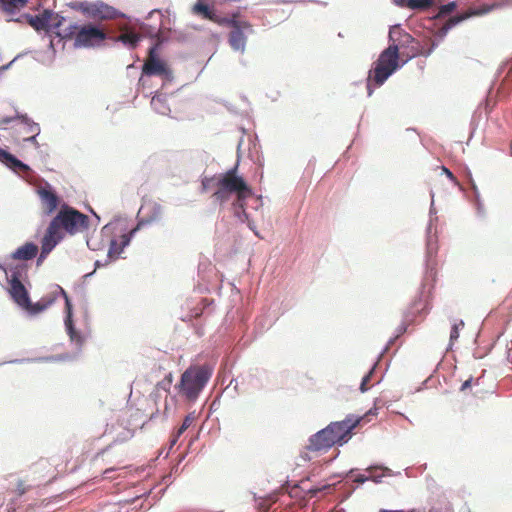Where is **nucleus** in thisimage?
Instances as JSON below:
<instances>
[{
  "label": "nucleus",
  "mask_w": 512,
  "mask_h": 512,
  "mask_svg": "<svg viewBox=\"0 0 512 512\" xmlns=\"http://www.w3.org/2000/svg\"><path fill=\"white\" fill-rule=\"evenodd\" d=\"M389 46L381 52L367 79L368 94H372L371 82L381 86L400 67L399 50L404 44L414 42V38L404 32L399 26H393L389 31Z\"/></svg>",
  "instance_id": "nucleus-1"
},
{
  "label": "nucleus",
  "mask_w": 512,
  "mask_h": 512,
  "mask_svg": "<svg viewBox=\"0 0 512 512\" xmlns=\"http://www.w3.org/2000/svg\"><path fill=\"white\" fill-rule=\"evenodd\" d=\"M239 155L233 168L226 171V201H232V211L234 217L244 223L248 220L245 212V202L253 196L251 187L246 183L242 176L237 174Z\"/></svg>",
  "instance_id": "nucleus-2"
},
{
  "label": "nucleus",
  "mask_w": 512,
  "mask_h": 512,
  "mask_svg": "<svg viewBox=\"0 0 512 512\" xmlns=\"http://www.w3.org/2000/svg\"><path fill=\"white\" fill-rule=\"evenodd\" d=\"M57 36L62 39H74V47L89 48L101 44L106 39L104 30L92 25H78L66 20V24L57 32Z\"/></svg>",
  "instance_id": "nucleus-3"
},
{
  "label": "nucleus",
  "mask_w": 512,
  "mask_h": 512,
  "mask_svg": "<svg viewBox=\"0 0 512 512\" xmlns=\"http://www.w3.org/2000/svg\"><path fill=\"white\" fill-rule=\"evenodd\" d=\"M211 376V369L206 365L190 366L175 386L180 396L194 401Z\"/></svg>",
  "instance_id": "nucleus-4"
},
{
  "label": "nucleus",
  "mask_w": 512,
  "mask_h": 512,
  "mask_svg": "<svg viewBox=\"0 0 512 512\" xmlns=\"http://www.w3.org/2000/svg\"><path fill=\"white\" fill-rule=\"evenodd\" d=\"M377 414V406L375 405L362 416L349 414L342 421L331 422L327 426V429L332 434L333 440H335L336 445H343L344 443L348 442V440L352 437L353 430L355 428L370 422L371 417H376Z\"/></svg>",
  "instance_id": "nucleus-5"
},
{
  "label": "nucleus",
  "mask_w": 512,
  "mask_h": 512,
  "mask_svg": "<svg viewBox=\"0 0 512 512\" xmlns=\"http://www.w3.org/2000/svg\"><path fill=\"white\" fill-rule=\"evenodd\" d=\"M51 223L60 231L64 230L73 235L88 227V217L72 207L63 205Z\"/></svg>",
  "instance_id": "nucleus-6"
},
{
  "label": "nucleus",
  "mask_w": 512,
  "mask_h": 512,
  "mask_svg": "<svg viewBox=\"0 0 512 512\" xmlns=\"http://www.w3.org/2000/svg\"><path fill=\"white\" fill-rule=\"evenodd\" d=\"M226 28H229L228 42L235 51L243 53L246 40L253 33L252 25L241 15L233 14L230 19L226 18Z\"/></svg>",
  "instance_id": "nucleus-7"
},
{
  "label": "nucleus",
  "mask_w": 512,
  "mask_h": 512,
  "mask_svg": "<svg viewBox=\"0 0 512 512\" xmlns=\"http://www.w3.org/2000/svg\"><path fill=\"white\" fill-rule=\"evenodd\" d=\"M23 18L28 22V24L33 27L36 31H47L53 32L57 35V32H60L61 29L66 24V18L59 16L58 14H53L52 12L45 10L42 14L39 15H29L26 14Z\"/></svg>",
  "instance_id": "nucleus-8"
},
{
  "label": "nucleus",
  "mask_w": 512,
  "mask_h": 512,
  "mask_svg": "<svg viewBox=\"0 0 512 512\" xmlns=\"http://www.w3.org/2000/svg\"><path fill=\"white\" fill-rule=\"evenodd\" d=\"M512 0H496L491 4H482L478 6L469 7L464 13L453 16L448 19V21L444 24L443 30L447 32L449 29L457 25L458 23L473 17V16H482L485 15L495 9H500L506 5H511Z\"/></svg>",
  "instance_id": "nucleus-9"
},
{
  "label": "nucleus",
  "mask_w": 512,
  "mask_h": 512,
  "mask_svg": "<svg viewBox=\"0 0 512 512\" xmlns=\"http://www.w3.org/2000/svg\"><path fill=\"white\" fill-rule=\"evenodd\" d=\"M142 74L146 76H169L170 70L166 63L158 58L155 48L149 49V54L142 67Z\"/></svg>",
  "instance_id": "nucleus-10"
},
{
  "label": "nucleus",
  "mask_w": 512,
  "mask_h": 512,
  "mask_svg": "<svg viewBox=\"0 0 512 512\" xmlns=\"http://www.w3.org/2000/svg\"><path fill=\"white\" fill-rule=\"evenodd\" d=\"M334 445H336L335 440H333L332 434L325 427L309 438L305 449L310 452H322L327 451Z\"/></svg>",
  "instance_id": "nucleus-11"
},
{
  "label": "nucleus",
  "mask_w": 512,
  "mask_h": 512,
  "mask_svg": "<svg viewBox=\"0 0 512 512\" xmlns=\"http://www.w3.org/2000/svg\"><path fill=\"white\" fill-rule=\"evenodd\" d=\"M9 294L14 302L21 308L29 306V294L24 284L20 280L18 271H13L9 280Z\"/></svg>",
  "instance_id": "nucleus-12"
},
{
  "label": "nucleus",
  "mask_w": 512,
  "mask_h": 512,
  "mask_svg": "<svg viewBox=\"0 0 512 512\" xmlns=\"http://www.w3.org/2000/svg\"><path fill=\"white\" fill-rule=\"evenodd\" d=\"M62 231L57 229L51 222L41 241V253L37 260L38 264L45 259L54 247L62 240Z\"/></svg>",
  "instance_id": "nucleus-13"
},
{
  "label": "nucleus",
  "mask_w": 512,
  "mask_h": 512,
  "mask_svg": "<svg viewBox=\"0 0 512 512\" xmlns=\"http://www.w3.org/2000/svg\"><path fill=\"white\" fill-rule=\"evenodd\" d=\"M37 194L40 197L45 214L51 215L58 207L59 197L53 191L50 185L39 187Z\"/></svg>",
  "instance_id": "nucleus-14"
},
{
  "label": "nucleus",
  "mask_w": 512,
  "mask_h": 512,
  "mask_svg": "<svg viewBox=\"0 0 512 512\" xmlns=\"http://www.w3.org/2000/svg\"><path fill=\"white\" fill-rule=\"evenodd\" d=\"M192 13L201 19L221 24L222 18L215 13L214 7L198 0L192 7Z\"/></svg>",
  "instance_id": "nucleus-15"
},
{
  "label": "nucleus",
  "mask_w": 512,
  "mask_h": 512,
  "mask_svg": "<svg viewBox=\"0 0 512 512\" xmlns=\"http://www.w3.org/2000/svg\"><path fill=\"white\" fill-rule=\"evenodd\" d=\"M140 224H138L134 229L130 231L129 234H123L120 238V241L113 239L110 242V246L108 249V257L112 260L117 259L120 254L123 252L124 248L129 244L131 237L136 233L139 229Z\"/></svg>",
  "instance_id": "nucleus-16"
},
{
  "label": "nucleus",
  "mask_w": 512,
  "mask_h": 512,
  "mask_svg": "<svg viewBox=\"0 0 512 512\" xmlns=\"http://www.w3.org/2000/svg\"><path fill=\"white\" fill-rule=\"evenodd\" d=\"M203 190L213 191V197L216 201L222 202L224 191V175H218L212 178H205L202 182Z\"/></svg>",
  "instance_id": "nucleus-17"
},
{
  "label": "nucleus",
  "mask_w": 512,
  "mask_h": 512,
  "mask_svg": "<svg viewBox=\"0 0 512 512\" xmlns=\"http://www.w3.org/2000/svg\"><path fill=\"white\" fill-rule=\"evenodd\" d=\"M13 119H20L22 121V123L27 126V133L30 134V136L25 138V140H27V141H35L36 136L40 132L39 125L37 123H34L33 121H31V119L28 118L26 115H20V114H17L13 118L12 117H5V118H3V119L0 120V124H8Z\"/></svg>",
  "instance_id": "nucleus-18"
},
{
  "label": "nucleus",
  "mask_w": 512,
  "mask_h": 512,
  "mask_svg": "<svg viewBox=\"0 0 512 512\" xmlns=\"http://www.w3.org/2000/svg\"><path fill=\"white\" fill-rule=\"evenodd\" d=\"M139 213L146 218L147 222H153L160 219L162 206L156 202H147L141 206Z\"/></svg>",
  "instance_id": "nucleus-19"
},
{
  "label": "nucleus",
  "mask_w": 512,
  "mask_h": 512,
  "mask_svg": "<svg viewBox=\"0 0 512 512\" xmlns=\"http://www.w3.org/2000/svg\"><path fill=\"white\" fill-rule=\"evenodd\" d=\"M38 252V246L34 243L27 242L24 245L17 248L11 255L15 260H31Z\"/></svg>",
  "instance_id": "nucleus-20"
},
{
  "label": "nucleus",
  "mask_w": 512,
  "mask_h": 512,
  "mask_svg": "<svg viewBox=\"0 0 512 512\" xmlns=\"http://www.w3.org/2000/svg\"><path fill=\"white\" fill-rule=\"evenodd\" d=\"M0 162L14 171H26L28 166L18 160L14 155L0 148Z\"/></svg>",
  "instance_id": "nucleus-21"
},
{
  "label": "nucleus",
  "mask_w": 512,
  "mask_h": 512,
  "mask_svg": "<svg viewBox=\"0 0 512 512\" xmlns=\"http://www.w3.org/2000/svg\"><path fill=\"white\" fill-rule=\"evenodd\" d=\"M87 12L94 18L112 19L115 17L116 11L108 5H93L87 9Z\"/></svg>",
  "instance_id": "nucleus-22"
},
{
  "label": "nucleus",
  "mask_w": 512,
  "mask_h": 512,
  "mask_svg": "<svg viewBox=\"0 0 512 512\" xmlns=\"http://www.w3.org/2000/svg\"><path fill=\"white\" fill-rule=\"evenodd\" d=\"M28 3V0H0L2 10L9 15L16 14Z\"/></svg>",
  "instance_id": "nucleus-23"
},
{
  "label": "nucleus",
  "mask_w": 512,
  "mask_h": 512,
  "mask_svg": "<svg viewBox=\"0 0 512 512\" xmlns=\"http://www.w3.org/2000/svg\"><path fill=\"white\" fill-rule=\"evenodd\" d=\"M428 512H453V507L446 496L439 495L434 499Z\"/></svg>",
  "instance_id": "nucleus-24"
},
{
  "label": "nucleus",
  "mask_w": 512,
  "mask_h": 512,
  "mask_svg": "<svg viewBox=\"0 0 512 512\" xmlns=\"http://www.w3.org/2000/svg\"><path fill=\"white\" fill-rule=\"evenodd\" d=\"M55 301V298H42L37 303L33 304L29 301V306H23L22 308L25 309L27 312H29L32 315L38 314L45 309H47L53 302Z\"/></svg>",
  "instance_id": "nucleus-25"
},
{
  "label": "nucleus",
  "mask_w": 512,
  "mask_h": 512,
  "mask_svg": "<svg viewBox=\"0 0 512 512\" xmlns=\"http://www.w3.org/2000/svg\"><path fill=\"white\" fill-rule=\"evenodd\" d=\"M32 470L38 479L45 478L53 473L51 465L46 460H40L34 464Z\"/></svg>",
  "instance_id": "nucleus-26"
},
{
  "label": "nucleus",
  "mask_w": 512,
  "mask_h": 512,
  "mask_svg": "<svg viewBox=\"0 0 512 512\" xmlns=\"http://www.w3.org/2000/svg\"><path fill=\"white\" fill-rule=\"evenodd\" d=\"M434 0H401V5L411 10H423L429 8Z\"/></svg>",
  "instance_id": "nucleus-27"
},
{
  "label": "nucleus",
  "mask_w": 512,
  "mask_h": 512,
  "mask_svg": "<svg viewBox=\"0 0 512 512\" xmlns=\"http://www.w3.org/2000/svg\"><path fill=\"white\" fill-rule=\"evenodd\" d=\"M118 40L123 42L124 44L129 45L131 48H134V47H136L137 43L139 42L140 36H139V34H137L135 32L129 31V32L122 33L118 37Z\"/></svg>",
  "instance_id": "nucleus-28"
},
{
  "label": "nucleus",
  "mask_w": 512,
  "mask_h": 512,
  "mask_svg": "<svg viewBox=\"0 0 512 512\" xmlns=\"http://www.w3.org/2000/svg\"><path fill=\"white\" fill-rule=\"evenodd\" d=\"M437 250H438V247H437L436 240L429 238L427 241V251H426L428 263L433 262V257L436 255Z\"/></svg>",
  "instance_id": "nucleus-29"
},
{
  "label": "nucleus",
  "mask_w": 512,
  "mask_h": 512,
  "mask_svg": "<svg viewBox=\"0 0 512 512\" xmlns=\"http://www.w3.org/2000/svg\"><path fill=\"white\" fill-rule=\"evenodd\" d=\"M369 472V479L378 482L384 476L383 469L380 467H370L367 469Z\"/></svg>",
  "instance_id": "nucleus-30"
},
{
  "label": "nucleus",
  "mask_w": 512,
  "mask_h": 512,
  "mask_svg": "<svg viewBox=\"0 0 512 512\" xmlns=\"http://www.w3.org/2000/svg\"><path fill=\"white\" fill-rule=\"evenodd\" d=\"M463 327H464V322L462 320H460L458 323H455L452 326V329L450 332V343L451 344L459 338V330Z\"/></svg>",
  "instance_id": "nucleus-31"
},
{
  "label": "nucleus",
  "mask_w": 512,
  "mask_h": 512,
  "mask_svg": "<svg viewBox=\"0 0 512 512\" xmlns=\"http://www.w3.org/2000/svg\"><path fill=\"white\" fill-rule=\"evenodd\" d=\"M194 417L192 415H187L182 423V425L177 430V436H181L193 423Z\"/></svg>",
  "instance_id": "nucleus-32"
},
{
  "label": "nucleus",
  "mask_w": 512,
  "mask_h": 512,
  "mask_svg": "<svg viewBox=\"0 0 512 512\" xmlns=\"http://www.w3.org/2000/svg\"><path fill=\"white\" fill-rule=\"evenodd\" d=\"M456 7H457L456 2H450L446 5H442L439 9L438 16L447 15V14L453 12L456 9Z\"/></svg>",
  "instance_id": "nucleus-33"
},
{
  "label": "nucleus",
  "mask_w": 512,
  "mask_h": 512,
  "mask_svg": "<svg viewBox=\"0 0 512 512\" xmlns=\"http://www.w3.org/2000/svg\"><path fill=\"white\" fill-rule=\"evenodd\" d=\"M373 372H374V367L362 378V381L360 384L361 392H366L369 389L368 383L370 382Z\"/></svg>",
  "instance_id": "nucleus-34"
},
{
  "label": "nucleus",
  "mask_w": 512,
  "mask_h": 512,
  "mask_svg": "<svg viewBox=\"0 0 512 512\" xmlns=\"http://www.w3.org/2000/svg\"><path fill=\"white\" fill-rule=\"evenodd\" d=\"M28 489L29 487L25 484V482L23 480H19L15 492L18 496H22L28 491Z\"/></svg>",
  "instance_id": "nucleus-35"
},
{
  "label": "nucleus",
  "mask_w": 512,
  "mask_h": 512,
  "mask_svg": "<svg viewBox=\"0 0 512 512\" xmlns=\"http://www.w3.org/2000/svg\"><path fill=\"white\" fill-rule=\"evenodd\" d=\"M331 485H322V486H315L311 489H309V493L311 496H316L319 492H322L324 490H330Z\"/></svg>",
  "instance_id": "nucleus-36"
},
{
  "label": "nucleus",
  "mask_w": 512,
  "mask_h": 512,
  "mask_svg": "<svg viewBox=\"0 0 512 512\" xmlns=\"http://www.w3.org/2000/svg\"><path fill=\"white\" fill-rule=\"evenodd\" d=\"M435 47V44L433 43L432 44V47L429 48L427 51H423V50H420V49H414L413 48V51H412V55H410L409 57H415V56H418V55H424V56H428L431 54L433 48Z\"/></svg>",
  "instance_id": "nucleus-37"
},
{
  "label": "nucleus",
  "mask_w": 512,
  "mask_h": 512,
  "mask_svg": "<svg viewBox=\"0 0 512 512\" xmlns=\"http://www.w3.org/2000/svg\"><path fill=\"white\" fill-rule=\"evenodd\" d=\"M65 306H66V311H67V314H68V319H70L71 317V310H72V305H71V302L69 300L68 297H66L65 299Z\"/></svg>",
  "instance_id": "nucleus-38"
},
{
  "label": "nucleus",
  "mask_w": 512,
  "mask_h": 512,
  "mask_svg": "<svg viewBox=\"0 0 512 512\" xmlns=\"http://www.w3.org/2000/svg\"><path fill=\"white\" fill-rule=\"evenodd\" d=\"M367 480H369V476H365V475H358L355 478V482L360 483V484L366 482Z\"/></svg>",
  "instance_id": "nucleus-39"
},
{
  "label": "nucleus",
  "mask_w": 512,
  "mask_h": 512,
  "mask_svg": "<svg viewBox=\"0 0 512 512\" xmlns=\"http://www.w3.org/2000/svg\"><path fill=\"white\" fill-rule=\"evenodd\" d=\"M443 171L445 172V174L447 175V177L449 179H451L452 181H455V177H454L453 173L449 169L443 167Z\"/></svg>",
  "instance_id": "nucleus-40"
},
{
  "label": "nucleus",
  "mask_w": 512,
  "mask_h": 512,
  "mask_svg": "<svg viewBox=\"0 0 512 512\" xmlns=\"http://www.w3.org/2000/svg\"><path fill=\"white\" fill-rule=\"evenodd\" d=\"M471 386V379H468L466 380L462 386H461V391H464L466 390L467 388H469Z\"/></svg>",
  "instance_id": "nucleus-41"
},
{
  "label": "nucleus",
  "mask_w": 512,
  "mask_h": 512,
  "mask_svg": "<svg viewBox=\"0 0 512 512\" xmlns=\"http://www.w3.org/2000/svg\"><path fill=\"white\" fill-rule=\"evenodd\" d=\"M179 437L180 436H177V432L172 436V439L170 441L171 447L174 446L177 443Z\"/></svg>",
  "instance_id": "nucleus-42"
},
{
  "label": "nucleus",
  "mask_w": 512,
  "mask_h": 512,
  "mask_svg": "<svg viewBox=\"0 0 512 512\" xmlns=\"http://www.w3.org/2000/svg\"><path fill=\"white\" fill-rule=\"evenodd\" d=\"M59 290H60L61 295L64 297V299H66V297H68L66 291L61 287H59Z\"/></svg>",
  "instance_id": "nucleus-43"
},
{
  "label": "nucleus",
  "mask_w": 512,
  "mask_h": 512,
  "mask_svg": "<svg viewBox=\"0 0 512 512\" xmlns=\"http://www.w3.org/2000/svg\"><path fill=\"white\" fill-rule=\"evenodd\" d=\"M379 512H404V511H402V510H385V509H382Z\"/></svg>",
  "instance_id": "nucleus-44"
},
{
  "label": "nucleus",
  "mask_w": 512,
  "mask_h": 512,
  "mask_svg": "<svg viewBox=\"0 0 512 512\" xmlns=\"http://www.w3.org/2000/svg\"><path fill=\"white\" fill-rule=\"evenodd\" d=\"M236 294H237L238 299H241V296H240V294H239V291H237V290H236Z\"/></svg>",
  "instance_id": "nucleus-45"
},
{
  "label": "nucleus",
  "mask_w": 512,
  "mask_h": 512,
  "mask_svg": "<svg viewBox=\"0 0 512 512\" xmlns=\"http://www.w3.org/2000/svg\"><path fill=\"white\" fill-rule=\"evenodd\" d=\"M236 294H237L238 299H241V296H240V294H239V291H237V290H236Z\"/></svg>",
  "instance_id": "nucleus-46"
},
{
  "label": "nucleus",
  "mask_w": 512,
  "mask_h": 512,
  "mask_svg": "<svg viewBox=\"0 0 512 512\" xmlns=\"http://www.w3.org/2000/svg\"><path fill=\"white\" fill-rule=\"evenodd\" d=\"M236 294H237L238 299H241V296H240V294H239V291H237V290H236Z\"/></svg>",
  "instance_id": "nucleus-47"
},
{
  "label": "nucleus",
  "mask_w": 512,
  "mask_h": 512,
  "mask_svg": "<svg viewBox=\"0 0 512 512\" xmlns=\"http://www.w3.org/2000/svg\"><path fill=\"white\" fill-rule=\"evenodd\" d=\"M232 290H236L234 284H231Z\"/></svg>",
  "instance_id": "nucleus-48"
}]
</instances>
